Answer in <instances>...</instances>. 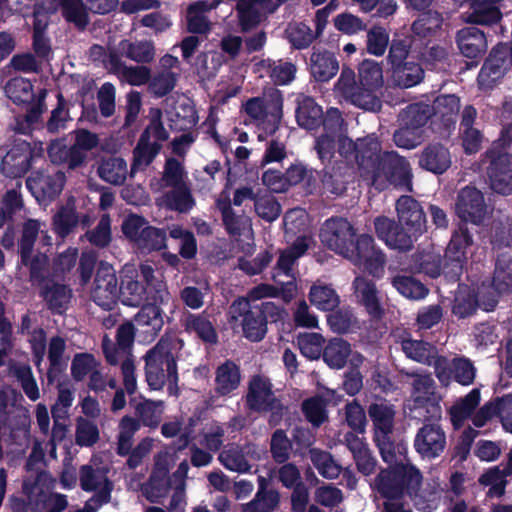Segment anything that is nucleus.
Masks as SVG:
<instances>
[{
	"instance_id": "obj_1",
	"label": "nucleus",
	"mask_w": 512,
	"mask_h": 512,
	"mask_svg": "<svg viewBox=\"0 0 512 512\" xmlns=\"http://www.w3.org/2000/svg\"><path fill=\"white\" fill-rule=\"evenodd\" d=\"M320 238L330 250L346 258L354 265L367 270L374 277H381L385 259L381 250L374 245L371 236H356L352 224L344 218H331L325 221Z\"/></svg>"
},
{
	"instance_id": "obj_2",
	"label": "nucleus",
	"mask_w": 512,
	"mask_h": 512,
	"mask_svg": "<svg viewBox=\"0 0 512 512\" xmlns=\"http://www.w3.org/2000/svg\"><path fill=\"white\" fill-rule=\"evenodd\" d=\"M396 211L399 226L387 217L380 216L374 221L375 230L390 248L409 250L426 229L425 215L419 203L410 196L398 199Z\"/></svg>"
},
{
	"instance_id": "obj_3",
	"label": "nucleus",
	"mask_w": 512,
	"mask_h": 512,
	"mask_svg": "<svg viewBox=\"0 0 512 512\" xmlns=\"http://www.w3.org/2000/svg\"><path fill=\"white\" fill-rule=\"evenodd\" d=\"M145 285L138 280L139 274L133 264H126L121 271L120 299L124 305L140 306L145 301L164 302L168 299L164 283L154 277L152 266L143 264L140 267Z\"/></svg>"
},
{
	"instance_id": "obj_4",
	"label": "nucleus",
	"mask_w": 512,
	"mask_h": 512,
	"mask_svg": "<svg viewBox=\"0 0 512 512\" xmlns=\"http://www.w3.org/2000/svg\"><path fill=\"white\" fill-rule=\"evenodd\" d=\"M512 290V262L509 261L502 267L500 261L496 265L491 285L482 284L478 289L477 296H471L467 289L461 287L455 299L453 311L459 317L470 315L479 306L485 311L495 308L501 295Z\"/></svg>"
},
{
	"instance_id": "obj_5",
	"label": "nucleus",
	"mask_w": 512,
	"mask_h": 512,
	"mask_svg": "<svg viewBox=\"0 0 512 512\" xmlns=\"http://www.w3.org/2000/svg\"><path fill=\"white\" fill-rule=\"evenodd\" d=\"M421 482L422 475L419 469L408 463L396 466L393 471H382L375 481V487L388 499L383 512H411L403 507L397 497L401 495L403 486L412 493L418 489Z\"/></svg>"
},
{
	"instance_id": "obj_6",
	"label": "nucleus",
	"mask_w": 512,
	"mask_h": 512,
	"mask_svg": "<svg viewBox=\"0 0 512 512\" xmlns=\"http://www.w3.org/2000/svg\"><path fill=\"white\" fill-rule=\"evenodd\" d=\"M146 381L153 390H159L167 383L169 394L177 395V367L169 340H160L147 353Z\"/></svg>"
},
{
	"instance_id": "obj_7",
	"label": "nucleus",
	"mask_w": 512,
	"mask_h": 512,
	"mask_svg": "<svg viewBox=\"0 0 512 512\" xmlns=\"http://www.w3.org/2000/svg\"><path fill=\"white\" fill-rule=\"evenodd\" d=\"M335 93L339 98L366 111L376 112L382 105L379 90L361 87L355 80L354 71L348 67H343L335 84Z\"/></svg>"
},
{
	"instance_id": "obj_8",
	"label": "nucleus",
	"mask_w": 512,
	"mask_h": 512,
	"mask_svg": "<svg viewBox=\"0 0 512 512\" xmlns=\"http://www.w3.org/2000/svg\"><path fill=\"white\" fill-rule=\"evenodd\" d=\"M510 139L502 137L487 152L490 158L488 176L491 189L500 194L512 192V155L506 151Z\"/></svg>"
},
{
	"instance_id": "obj_9",
	"label": "nucleus",
	"mask_w": 512,
	"mask_h": 512,
	"mask_svg": "<svg viewBox=\"0 0 512 512\" xmlns=\"http://www.w3.org/2000/svg\"><path fill=\"white\" fill-rule=\"evenodd\" d=\"M245 111L259 127L268 133H274L282 116L280 91L273 88L264 98L250 99L245 104Z\"/></svg>"
},
{
	"instance_id": "obj_10",
	"label": "nucleus",
	"mask_w": 512,
	"mask_h": 512,
	"mask_svg": "<svg viewBox=\"0 0 512 512\" xmlns=\"http://www.w3.org/2000/svg\"><path fill=\"white\" fill-rule=\"evenodd\" d=\"M310 239L307 237H299L292 247L281 252L277 262V273L273 276L276 287L279 288L281 294L286 301L291 300L297 291V286L293 275L290 273L291 267L297 258L302 256L309 247Z\"/></svg>"
},
{
	"instance_id": "obj_11",
	"label": "nucleus",
	"mask_w": 512,
	"mask_h": 512,
	"mask_svg": "<svg viewBox=\"0 0 512 512\" xmlns=\"http://www.w3.org/2000/svg\"><path fill=\"white\" fill-rule=\"evenodd\" d=\"M5 93L17 105H27L26 119L30 124L36 123L43 111L42 100L45 90H39L38 96L32 83L25 78L17 77L9 80L5 86Z\"/></svg>"
},
{
	"instance_id": "obj_12",
	"label": "nucleus",
	"mask_w": 512,
	"mask_h": 512,
	"mask_svg": "<svg viewBox=\"0 0 512 512\" xmlns=\"http://www.w3.org/2000/svg\"><path fill=\"white\" fill-rule=\"evenodd\" d=\"M376 162L377 167L373 169V183H376L383 173L396 186L408 191L412 190L410 166L403 157L394 152H387L382 157L378 154V159L374 157L371 162L373 167Z\"/></svg>"
},
{
	"instance_id": "obj_13",
	"label": "nucleus",
	"mask_w": 512,
	"mask_h": 512,
	"mask_svg": "<svg viewBox=\"0 0 512 512\" xmlns=\"http://www.w3.org/2000/svg\"><path fill=\"white\" fill-rule=\"evenodd\" d=\"M369 415L375 427V441L380 449L384 461L392 463V444L388 435L393 428L395 411L389 403H374L369 408Z\"/></svg>"
},
{
	"instance_id": "obj_14",
	"label": "nucleus",
	"mask_w": 512,
	"mask_h": 512,
	"mask_svg": "<svg viewBox=\"0 0 512 512\" xmlns=\"http://www.w3.org/2000/svg\"><path fill=\"white\" fill-rule=\"evenodd\" d=\"M230 318L242 326L244 336L251 341H260L266 334V322L260 310H251L246 299L236 300L230 308Z\"/></svg>"
},
{
	"instance_id": "obj_15",
	"label": "nucleus",
	"mask_w": 512,
	"mask_h": 512,
	"mask_svg": "<svg viewBox=\"0 0 512 512\" xmlns=\"http://www.w3.org/2000/svg\"><path fill=\"white\" fill-rule=\"evenodd\" d=\"M94 302L105 310H110L120 299V289L115 269L108 264H101L98 267L94 287L92 289Z\"/></svg>"
},
{
	"instance_id": "obj_16",
	"label": "nucleus",
	"mask_w": 512,
	"mask_h": 512,
	"mask_svg": "<svg viewBox=\"0 0 512 512\" xmlns=\"http://www.w3.org/2000/svg\"><path fill=\"white\" fill-rule=\"evenodd\" d=\"M512 65V44L498 45L490 54L479 75V85L484 88L492 87L501 79Z\"/></svg>"
},
{
	"instance_id": "obj_17",
	"label": "nucleus",
	"mask_w": 512,
	"mask_h": 512,
	"mask_svg": "<svg viewBox=\"0 0 512 512\" xmlns=\"http://www.w3.org/2000/svg\"><path fill=\"white\" fill-rule=\"evenodd\" d=\"M434 369L438 380L445 386L450 384L452 373L456 382L463 386L472 384L476 375L475 367L466 358L448 360L445 357H439L434 362Z\"/></svg>"
},
{
	"instance_id": "obj_18",
	"label": "nucleus",
	"mask_w": 512,
	"mask_h": 512,
	"mask_svg": "<svg viewBox=\"0 0 512 512\" xmlns=\"http://www.w3.org/2000/svg\"><path fill=\"white\" fill-rule=\"evenodd\" d=\"M65 174L61 171H38L27 179V188L39 203L56 197L63 189Z\"/></svg>"
},
{
	"instance_id": "obj_19",
	"label": "nucleus",
	"mask_w": 512,
	"mask_h": 512,
	"mask_svg": "<svg viewBox=\"0 0 512 512\" xmlns=\"http://www.w3.org/2000/svg\"><path fill=\"white\" fill-rule=\"evenodd\" d=\"M455 211L464 222L480 224L488 211L482 193L473 187L463 188L457 198Z\"/></svg>"
},
{
	"instance_id": "obj_20",
	"label": "nucleus",
	"mask_w": 512,
	"mask_h": 512,
	"mask_svg": "<svg viewBox=\"0 0 512 512\" xmlns=\"http://www.w3.org/2000/svg\"><path fill=\"white\" fill-rule=\"evenodd\" d=\"M80 486L84 491L95 492L91 499L102 505L110 500L112 483L108 480L105 468H94L91 465H83L79 472Z\"/></svg>"
},
{
	"instance_id": "obj_21",
	"label": "nucleus",
	"mask_w": 512,
	"mask_h": 512,
	"mask_svg": "<svg viewBox=\"0 0 512 512\" xmlns=\"http://www.w3.org/2000/svg\"><path fill=\"white\" fill-rule=\"evenodd\" d=\"M472 245V238L467 228L460 226L456 230L446 249V257L451 261L449 265L444 267L446 277L451 279L458 278L462 271V263L467 258V250Z\"/></svg>"
},
{
	"instance_id": "obj_22",
	"label": "nucleus",
	"mask_w": 512,
	"mask_h": 512,
	"mask_svg": "<svg viewBox=\"0 0 512 512\" xmlns=\"http://www.w3.org/2000/svg\"><path fill=\"white\" fill-rule=\"evenodd\" d=\"M446 435L437 424H426L419 429L415 436L414 447L423 457L433 459L445 449Z\"/></svg>"
},
{
	"instance_id": "obj_23",
	"label": "nucleus",
	"mask_w": 512,
	"mask_h": 512,
	"mask_svg": "<svg viewBox=\"0 0 512 512\" xmlns=\"http://www.w3.org/2000/svg\"><path fill=\"white\" fill-rule=\"evenodd\" d=\"M336 136H338L339 153L344 157L355 154V158L361 167H369V163L373 161L374 157L378 159L381 148L376 137L368 136L354 143L347 137L338 134Z\"/></svg>"
},
{
	"instance_id": "obj_24",
	"label": "nucleus",
	"mask_w": 512,
	"mask_h": 512,
	"mask_svg": "<svg viewBox=\"0 0 512 512\" xmlns=\"http://www.w3.org/2000/svg\"><path fill=\"white\" fill-rule=\"evenodd\" d=\"M323 359L332 369H342L347 361L357 368L364 360L360 353L352 351L350 344L341 338L330 340L324 348Z\"/></svg>"
},
{
	"instance_id": "obj_25",
	"label": "nucleus",
	"mask_w": 512,
	"mask_h": 512,
	"mask_svg": "<svg viewBox=\"0 0 512 512\" xmlns=\"http://www.w3.org/2000/svg\"><path fill=\"white\" fill-rule=\"evenodd\" d=\"M173 462L174 455L168 450L157 456L155 463L157 471L151 476L150 481L143 487V494L149 501L158 502L161 498L166 496L168 492L166 473L170 464Z\"/></svg>"
},
{
	"instance_id": "obj_26",
	"label": "nucleus",
	"mask_w": 512,
	"mask_h": 512,
	"mask_svg": "<svg viewBox=\"0 0 512 512\" xmlns=\"http://www.w3.org/2000/svg\"><path fill=\"white\" fill-rule=\"evenodd\" d=\"M32 150L26 141H18L2 158L1 171L8 177H20L30 167Z\"/></svg>"
},
{
	"instance_id": "obj_27",
	"label": "nucleus",
	"mask_w": 512,
	"mask_h": 512,
	"mask_svg": "<svg viewBox=\"0 0 512 512\" xmlns=\"http://www.w3.org/2000/svg\"><path fill=\"white\" fill-rule=\"evenodd\" d=\"M411 398L416 407H427L433 416L440 413V396L435 391V382L429 375H415Z\"/></svg>"
},
{
	"instance_id": "obj_28",
	"label": "nucleus",
	"mask_w": 512,
	"mask_h": 512,
	"mask_svg": "<svg viewBox=\"0 0 512 512\" xmlns=\"http://www.w3.org/2000/svg\"><path fill=\"white\" fill-rule=\"evenodd\" d=\"M343 119L338 109L332 108L327 112L326 118L323 122L325 135L319 137L316 141V150L322 162L329 161L335 150L334 140L341 131Z\"/></svg>"
},
{
	"instance_id": "obj_29",
	"label": "nucleus",
	"mask_w": 512,
	"mask_h": 512,
	"mask_svg": "<svg viewBox=\"0 0 512 512\" xmlns=\"http://www.w3.org/2000/svg\"><path fill=\"white\" fill-rule=\"evenodd\" d=\"M24 490L28 496V506L32 512H62L68 506L65 495L59 493L44 494L38 484L29 488L28 484H24Z\"/></svg>"
},
{
	"instance_id": "obj_30",
	"label": "nucleus",
	"mask_w": 512,
	"mask_h": 512,
	"mask_svg": "<svg viewBox=\"0 0 512 512\" xmlns=\"http://www.w3.org/2000/svg\"><path fill=\"white\" fill-rule=\"evenodd\" d=\"M39 237L43 246L51 245V236L47 226L38 220L30 219L24 223L20 240V254L22 264H27L28 255L31 254L35 240Z\"/></svg>"
},
{
	"instance_id": "obj_31",
	"label": "nucleus",
	"mask_w": 512,
	"mask_h": 512,
	"mask_svg": "<svg viewBox=\"0 0 512 512\" xmlns=\"http://www.w3.org/2000/svg\"><path fill=\"white\" fill-rule=\"evenodd\" d=\"M258 458L256 447L253 445L231 447L219 455V460L226 469L238 473L248 472L251 468L249 461Z\"/></svg>"
},
{
	"instance_id": "obj_32",
	"label": "nucleus",
	"mask_w": 512,
	"mask_h": 512,
	"mask_svg": "<svg viewBox=\"0 0 512 512\" xmlns=\"http://www.w3.org/2000/svg\"><path fill=\"white\" fill-rule=\"evenodd\" d=\"M223 0H201L192 3L187 8L186 21L188 30L192 33L204 34L210 31L211 23L206 13L216 8Z\"/></svg>"
},
{
	"instance_id": "obj_33",
	"label": "nucleus",
	"mask_w": 512,
	"mask_h": 512,
	"mask_svg": "<svg viewBox=\"0 0 512 512\" xmlns=\"http://www.w3.org/2000/svg\"><path fill=\"white\" fill-rule=\"evenodd\" d=\"M352 286L358 302L366 308L370 315L378 316L381 312V307L375 284L363 276H357Z\"/></svg>"
},
{
	"instance_id": "obj_34",
	"label": "nucleus",
	"mask_w": 512,
	"mask_h": 512,
	"mask_svg": "<svg viewBox=\"0 0 512 512\" xmlns=\"http://www.w3.org/2000/svg\"><path fill=\"white\" fill-rule=\"evenodd\" d=\"M461 53L470 58L481 55L487 48L486 38L481 30L468 27L459 31L457 36Z\"/></svg>"
},
{
	"instance_id": "obj_35",
	"label": "nucleus",
	"mask_w": 512,
	"mask_h": 512,
	"mask_svg": "<svg viewBox=\"0 0 512 512\" xmlns=\"http://www.w3.org/2000/svg\"><path fill=\"white\" fill-rule=\"evenodd\" d=\"M134 340V327L130 323L121 325L117 331V348L113 347L111 341L105 337L103 339V350L106 359L111 364H116L121 355L127 354L128 348Z\"/></svg>"
},
{
	"instance_id": "obj_36",
	"label": "nucleus",
	"mask_w": 512,
	"mask_h": 512,
	"mask_svg": "<svg viewBox=\"0 0 512 512\" xmlns=\"http://www.w3.org/2000/svg\"><path fill=\"white\" fill-rule=\"evenodd\" d=\"M310 66L312 75L322 82L329 81L339 70V63L335 56L325 50H314Z\"/></svg>"
},
{
	"instance_id": "obj_37",
	"label": "nucleus",
	"mask_w": 512,
	"mask_h": 512,
	"mask_svg": "<svg viewBox=\"0 0 512 512\" xmlns=\"http://www.w3.org/2000/svg\"><path fill=\"white\" fill-rule=\"evenodd\" d=\"M419 164L433 173H443L451 165L450 153L442 145H430L421 154Z\"/></svg>"
},
{
	"instance_id": "obj_38",
	"label": "nucleus",
	"mask_w": 512,
	"mask_h": 512,
	"mask_svg": "<svg viewBox=\"0 0 512 512\" xmlns=\"http://www.w3.org/2000/svg\"><path fill=\"white\" fill-rule=\"evenodd\" d=\"M423 77L424 71L418 63L405 61L391 69L390 81L397 87L410 88L419 84Z\"/></svg>"
},
{
	"instance_id": "obj_39",
	"label": "nucleus",
	"mask_w": 512,
	"mask_h": 512,
	"mask_svg": "<svg viewBox=\"0 0 512 512\" xmlns=\"http://www.w3.org/2000/svg\"><path fill=\"white\" fill-rule=\"evenodd\" d=\"M247 401L249 407L254 410H267L270 406L274 407L275 399L269 381L255 377L250 383Z\"/></svg>"
},
{
	"instance_id": "obj_40",
	"label": "nucleus",
	"mask_w": 512,
	"mask_h": 512,
	"mask_svg": "<svg viewBox=\"0 0 512 512\" xmlns=\"http://www.w3.org/2000/svg\"><path fill=\"white\" fill-rule=\"evenodd\" d=\"M34 17L33 50L39 58L49 61L52 56V49L50 41L45 35V30L48 27V18L45 14L39 12L35 13Z\"/></svg>"
},
{
	"instance_id": "obj_41",
	"label": "nucleus",
	"mask_w": 512,
	"mask_h": 512,
	"mask_svg": "<svg viewBox=\"0 0 512 512\" xmlns=\"http://www.w3.org/2000/svg\"><path fill=\"white\" fill-rule=\"evenodd\" d=\"M480 390L472 389L465 397L457 400L450 409V417L455 428H460L464 421L471 416L480 403Z\"/></svg>"
},
{
	"instance_id": "obj_42",
	"label": "nucleus",
	"mask_w": 512,
	"mask_h": 512,
	"mask_svg": "<svg viewBox=\"0 0 512 512\" xmlns=\"http://www.w3.org/2000/svg\"><path fill=\"white\" fill-rule=\"evenodd\" d=\"M480 390L472 389L465 397L457 400L450 409V417L455 428H460L464 421L471 416L480 403Z\"/></svg>"
},
{
	"instance_id": "obj_43",
	"label": "nucleus",
	"mask_w": 512,
	"mask_h": 512,
	"mask_svg": "<svg viewBox=\"0 0 512 512\" xmlns=\"http://www.w3.org/2000/svg\"><path fill=\"white\" fill-rule=\"evenodd\" d=\"M323 112L314 100L307 96L298 98L296 119L300 126L306 129L317 127L322 121Z\"/></svg>"
},
{
	"instance_id": "obj_44",
	"label": "nucleus",
	"mask_w": 512,
	"mask_h": 512,
	"mask_svg": "<svg viewBox=\"0 0 512 512\" xmlns=\"http://www.w3.org/2000/svg\"><path fill=\"white\" fill-rule=\"evenodd\" d=\"M287 0H240L238 3V16L240 20V24L244 30L251 29L255 25H257V13H254L253 16L246 13V5H256L258 9L264 10L265 14L274 12L280 5L285 3Z\"/></svg>"
},
{
	"instance_id": "obj_45",
	"label": "nucleus",
	"mask_w": 512,
	"mask_h": 512,
	"mask_svg": "<svg viewBox=\"0 0 512 512\" xmlns=\"http://www.w3.org/2000/svg\"><path fill=\"white\" fill-rule=\"evenodd\" d=\"M99 177L113 185H121L128 175V167L122 158L112 157L103 160L98 167Z\"/></svg>"
},
{
	"instance_id": "obj_46",
	"label": "nucleus",
	"mask_w": 512,
	"mask_h": 512,
	"mask_svg": "<svg viewBox=\"0 0 512 512\" xmlns=\"http://www.w3.org/2000/svg\"><path fill=\"white\" fill-rule=\"evenodd\" d=\"M241 376L238 367L227 361L220 365L216 371V391L221 395L230 394L240 384Z\"/></svg>"
},
{
	"instance_id": "obj_47",
	"label": "nucleus",
	"mask_w": 512,
	"mask_h": 512,
	"mask_svg": "<svg viewBox=\"0 0 512 512\" xmlns=\"http://www.w3.org/2000/svg\"><path fill=\"white\" fill-rule=\"evenodd\" d=\"M309 300L319 310L330 311L339 305L340 299L336 291L329 285L315 283L309 292Z\"/></svg>"
},
{
	"instance_id": "obj_48",
	"label": "nucleus",
	"mask_w": 512,
	"mask_h": 512,
	"mask_svg": "<svg viewBox=\"0 0 512 512\" xmlns=\"http://www.w3.org/2000/svg\"><path fill=\"white\" fill-rule=\"evenodd\" d=\"M402 349L408 358L420 363L434 366V362L438 358L436 349L423 341L405 340L402 343Z\"/></svg>"
},
{
	"instance_id": "obj_49",
	"label": "nucleus",
	"mask_w": 512,
	"mask_h": 512,
	"mask_svg": "<svg viewBox=\"0 0 512 512\" xmlns=\"http://www.w3.org/2000/svg\"><path fill=\"white\" fill-rule=\"evenodd\" d=\"M160 150V144L156 141H147L140 138L134 149V161L131 168V175L146 168L155 158Z\"/></svg>"
},
{
	"instance_id": "obj_50",
	"label": "nucleus",
	"mask_w": 512,
	"mask_h": 512,
	"mask_svg": "<svg viewBox=\"0 0 512 512\" xmlns=\"http://www.w3.org/2000/svg\"><path fill=\"white\" fill-rule=\"evenodd\" d=\"M357 84L380 90L384 84L382 67L376 61L364 60L358 68Z\"/></svg>"
},
{
	"instance_id": "obj_51",
	"label": "nucleus",
	"mask_w": 512,
	"mask_h": 512,
	"mask_svg": "<svg viewBox=\"0 0 512 512\" xmlns=\"http://www.w3.org/2000/svg\"><path fill=\"white\" fill-rule=\"evenodd\" d=\"M159 204L178 212H187L194 206V200L189 189L184 186L173 188V191L159 199Z\"/></svg>"
},
{
	"instance_id": "obj_52",
	"label": "nucleus",
	"mask_w": 512,
	"mask_h": 512,
	"mask_svg": "<svg viewBox=\"0 0 512 512\" xmlns=\"http://www.w3.org/2000/svg\"><path fill=\"white\" fill-rule=\"evenodd\" d=\"M185 328L189 333H195L205 342L215 343L217 340L212 323L203 316L188 315L185 319Z\"/></svg>"
},
{
	"instance_id": "obj_53",
	"label": "nucleus",
	"mask_w": 512,
	"mask_h": 512,
	"mask_svg": "<svg viewBox=\"0 0 512 512\" xmlns=\"http://www.w3.org/2000/svg\"><path fill=\"white\" fill-rule=\"evenodd\" d=\"M392 285L401 295L409 299L419 300L428 293V290L421 282L409 276L398 275L394 277Z\"/></svg>"
},
{
	"instance_id": "obj_54",
	"label": "nucleus",
	"mask_w": 512,
	"mask_h": 512,
	"mask_svg": "<svg viewBox=\"0 0 512 512\" xmlns=\"http://www.w3.org/2000/svg\"><path fill=\"white\" fill-rule=\"evenodd\" d=\"M509 472H505L500 470L498 467H492L488 469L484 474L479 478V482L483 486H489L488 496L490 497H500L505 492V487L507 484L506 476Z\"/></svg>"
},
{
	"instance_id": "obj_55",
	"label": "nucleus",
	"mask_w": 512,
	"mask_h": 512,
	"mask_svg": "<svg viewBox=\"0 0 512 512\" xmlns=\"http://www.w3.org/2000/svg\"><path fill=\"white\" fill-rule=\"evenodd\" d=\"M119 51L136 62H149L154 58V48L148 41L136 43L121 41Z\"/></svg>"
},
{
	"instance_id": "obj_56",
	"label": "nucleus",
	"mask_w": 512,
	"mask_h": 512,
	"mask_svg": "<svg viewBox=\"0 0 512 512\" xmlns=\"http://www.w3.org/2000/svg\"><path fill=\"white\" fill-rule=\"evenodd\" d=\"M430 117L428 106L422 104H414L408 106L400 114L401 125L422 130Z\"/></svg>"
},
{
	"instance_id": "obj_57",
	"label": "nucleus",
	"mask_w": 512,
	"mask_h": 512,
	"mask_svg": "<svg viewBox=\"0 0 512 512\" xmlns=\"http://www.w3.org/2000/svg\"><path fill=\"white\" fill-rule=\"evenodd\" d=\"M310 457L311 461L323 477L333 479L340 474V465L335 462L329 453L320 450H311Z\"/></svg>"
},
{
	"instance_id": "obj_58",
	"label": "nucleus",
	"mask_w": 512,
	"mask_h": 512,
	"mask_svg": "<svg viewBox=\"0 0 512 512\" xmlns=\"http://www.w3.org/2000/svg\"><path fill=\"white\" fill-rule=\"evenodd\" d=\"M297 342L302 355L308 359H318L324 351V339L318 333L300 334Z\"/></svg>"
},
{
	"instance_id": "obj_59",
	"label": "nucleus",
	"mask_w": 512,
	"mask_h": 512,
	"mask_svg": "<svg viewBox=\"0 0 512 512\" xmlns=\"http://www.w3.org/2000/svg\"><path fill=\"white\" fill-rule=\"evenodd\" d=\"M279 503V494L276 491H258L254 500L243 506V512H270Z\"/></svg>"
},
{
	"instance_id": "obj_60",
	"label": "nucleus",
	"mask_w": 512,
	"mask_h": 512,
	"mask_svg": "<svg viewBox=\"0 0 512 512\" xmlns=\"http://www.w3.org/2000/svg\"><path fill=\"white\" fill-rule=\"evenodd\" d=\"M286 35L293 47L302 49L308 47L313 40L315 35L304 23H291L286 28Z\"/></svg>"
},
{
	"instance_id": "obj_61",
	"label": "nucleus",
	"mask_w": 512,
	"mask_h": 512,
	"mask_svg": "<svg viewBox=\"0 0 512 512\" xmlns=\"http://www.w3.org/2000/svg\"><path fill=\"white\" fill-rule=\"evenodd\" d=\"M156 303L144 306L136 315L135 322L142 327L150 328L149 331L156 333L163 326V318Z\"/></svg>"
},
{
	"instance_id": "obj_62",
	"label": "nucleus",
	"mask_w": 512,
	"mask_h": 512,
	"mask_svg": "<svg viewBox=\"0 0 512 512\" xmlns=\"http://www.w3.org/2000/svg\"><path fill=\"white\" fill-rule=\"evenodd\" d=\"M460 109L459 98L453 94L441 95L434 102V113L436 117L444 121H451L458 114Z\"/></svg>"
},
{
	"instance_id": "obj_63",
	"label": "nucleus",
	"mask_w": 512,
	"mask_h": 512,
	"mask_svg": "<svg viewBox=\"0 0 512 512\" xmlns=\"http://www.w3.org/2000/svg\"><path fill=\"white\" fill-rule=\"evenodd\" d=\"M148 222L141 216L129 215L122 223V231L126 238H128L137 247L142 239L143 233L149 228Z\"/></svg>"
},
{
	"instance_id": "obj_64",
	"label": "nucleus",
	"mask_w": 512,
	"mask_h": 512,
	"mask_svg": "<svg viewBox=\"0 0 512 512\" xmlns=\"http://www.w3.org/2000/svg\"><path fill=\"white\" fill-rule=\"evenodd\" d=\"M99 439V429L96 424L79 417L76 422L75 440L80 446L90 447Z\"/></svg>"
}]
</instances>
